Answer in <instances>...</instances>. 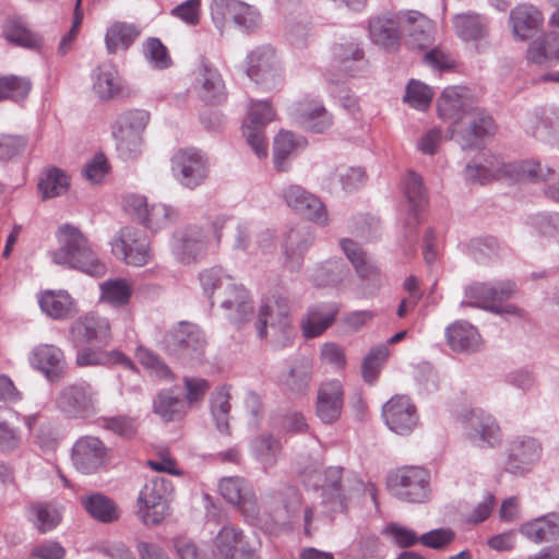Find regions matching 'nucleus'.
I'll use <instances>...</instances> for the list:
<instances>
[{"mask_svg":"<svg viewBox=\"0 0 559 559\" xmlns=\"http://www.w3.org/2000/svg\"><path fill=\"white\" fill-rule=\"evenodd\" d=\"M439 117L453 121L452 134L463 148L479 146V141L496 131L495 121L477 107L471 91L463 86H449L437 100Z\"/></svg>","mask_w":559,"mask_h":559,"instance_id":"1","label":"nucleus"},{"mask_svg":"<svg viewBox=\"0 0 559 559\" xmlns=\"http://www.w3.org/2000/svg\"><path fill=\"white\" fill-rule=\"evenodd\" d=\"M76 344H90L76 355L79 367L122 365L132 367L131 360L119 350H103L110 341V326L103 317H81L71 328Z\"/></svg>","mask_w":559,"mask_h":559,"instance_id":"2","label":"nucleus"},{"mask_svg":"<svg viewBox=\"0 0 559 559\" xmlns=\"http://www.w3.org/2000/svg\"><path fill=\"white\" fill-rule=\"evenodd\" d=\"M56 237L59 248L51 252L53 263L95 277L105 275L106 264L98 258L88 239L78 227L62 225L58 228Z\"/></svg>","mask_w":559,"mask_h":559,"instance_id":"3","label":"nucleus"},{"mask_svg":"<svg viewBox=\"0 0 559 559\" xmlns=\"http://www.w3.org/2000/svg\"><path fill=\"white\" fill-rule=\"evenodd\" d=\"M559 176L556 169L543 167L535 160H522L514 164H503L497 158L487 160L486 164L467 165L465 177L471 182L487 183L492 179L503 177L514 178L516 180H548Z\"/></svg>","mask_w":559,"mask_h":559,"instance_id":"4","label":"nucleus"},{"mask_svg":"<svg viewBox=\"0 0 559 559\" xmlns=\"http://www.w3.org/2000/svg\"><path fill=\"white\" fill-rule=\"evenodd\" d=\"M150 121L146 110L134 109L118 116L112 126L116 150L124 160L138 157L144 147L143 132Z\"/></svg>","mask_w":559,"mask_h":559,"instance_id":"5","label":"nucleus"},{"mask_svg":"<svg viewBox=\"0 0 559 559\" xmlns=\"http://www.w3.org/2000/svg\"><path fill=\"white\" fill-rule=\"evenodd\" d=\"M516 283L511 280L474 282L465 287L462 307L468 306L496 314H503L500 304L510 299L516 292Z\"/></svg>","mask_w":559,"mask_h":559,"instance_id":"6","label":"nucleus"},{"mask_svg":"<svg viewBox=\"0 0 559 559\" xmlns=\"http://www.w3.org/2000/svg\"><path fill=\"white\" fill-rule=\"evenodd\" d=\"M261 543L234 525H224L213 540L211 559H260Z\"/></svg>","mask_w":559,"mask_h":559,"instance_id":"7","label":"nucleus"},{"mask_svg":"<svg viewBox=\"0 0 559 559\" xmlns=\"http://www.w3.org/2000/svg\"><path fill=\"white\" fill-rule=\"evenodd\" d=\"M173 491V483L163 477H154L145 483L138 498L139 515L145 525L163 522L166 515L165 502Z\"/></svg>","mask_w":559,"mask_h":559,"instance_id":"8","label":"nucleus"},{"mask_svg":"<svg viewBox=\"0 0 559 559\" xmlns=\"http://www.w3.org/2000/svg\"><path fill=\"white\" fill-rule=\"evenodd\" d=\"M171 173L182 187L192 190L206 180L210 173L209 160L197 148L179 150L171 157Z\"/></svg>","mask_w":559,"mask_h":559,"instance_id":"9","label":"nucleus"},{"mask_svg":"<svg viewBox=\"0 0 559 559\" xmlns=\"http://www.w3.org/2000/svg\"><path fill=\"white\" fill-rule=\"evenodd\" d=\"M111 251L129 265L143 266L152 259L146 235L134 227L126 226L111 241Z\"/></svg>","mask_w":559,"mask_h":559,"instance_id":"10","label":"nucleus"},{"mask_svg":"<svg viewBox=\"0 0 559 559\" xmlns=\"http://www.w3.org/2000/svg\"><path fill=\"white\" fill-rule=\"evenodd\" d=\"M382 418L385 426L400 436L411 435L420 423L416 404L408 395H393L382 406Z\"/></svg>","mask_w":559,"mask_h":559,"instance_id":"11","label":"nucleus"},{"mask_svg":"<svg viewBox=\"0 0 559 559\" xmlns=\"http://www.w3.org/2000/svg\"><path fill=\"white\" fill-rule=\"evenodd\" d=\"M275 119V112L269 102L252 100L248 106V117L243 122L242 132L247 143L259 158L267 156V142L264 127Z\"/></svg>","mask_w":559,"mask_h":559,"instance_id":"12","label":"nucleus"},{"mask_svg":"<svg viewBox=\"0 0 559 559\" xmlns=\"http://www.w3.org/2000/svg\"><path fill=\"white\" fill-rule=\"evenodd\" d=\"M207 245V233L198 225H189L173 234L170 251L179 263L189 265L204 257Z\"/></svg>","mask_w":559,"mask_h":559,"instance_id":"13","label":"nucleus"},{"mask_svg":"<svg viewBox=\"0 0 559 559\" xmlns=\"http://www.w3.org/2000/svg\"><path fill=\"white\" fill-rule=\"evenodd\" d=\"M395 495L407 502H423L428 495L429 472L418 466H403L390 476Z\"/></svg>","mask_w":559,"mask_h":559,"instance_id":"14","label":"nucleus"},{"mask_svg":"<svg viewBox=\"0 0 559 559\" xmlns=\"http://www.w3.org/2000/svg\"><path fill=\"white\" fill-rule=\"evenodd\" d=\"M467 440L476 447L499 445L502 430L497 419L481 409H472L463 416Z\"/></svg>","mask_w":559,"mask_h":559,"instance_id":"15","label":"nucleus"},{"mask_svg":"<svg viewBox=\"0 0 559 559\" xmlns=\"http://www.w3.org/2000/svg\"><path fill=\"white\" fill-rule=\"evenodd\" d=\"M247 74L265 88H273L282 82L275 51L270 46H260L247 57Z\"/></svg>","mask_w":559,"mask_h":559,"instance_id":"16","label":"nucleus"},{"mask_svg":"<svg viewBox=\"0 0 559 559\" xmlns=\"http://www.w3.org/2000/svg\"><path fill=\"white\" fill-rule=\"evenodd\" d=\"M341 248L370 293L385 285V276L357 242L350 239H342Z\"/></svg>","mask_w":559,"mask_h":559,"instance_id":"17","label":"nucleus"},{"mask_svg":"<svg viewBox=\"0 0 559 559\" xmlns=\"http://www.w3.org/2000/svg\"><path fill=\"white\" fill-rule=\"evenodd\" d=\"M286 204L297 214L319 225H326L329 217L322 201L298 185H290L282 190Z\"/></svg>","mask_w":559,"mask_h":559,"instance_id":"18","label":"nucleus"},{"mask_svg":"<svg viewBox=\"0 0 559 559\" xmlns=\"http://www.w3.org/2000/svg\"><path fill=\"white\" fill-rule=\"evenodd\" d=\"M57 404L68 416L85 418L95 412V393L86 382L68 385L61 391Z\"/></svg>","mask_w":559,"mask_h":559,"instance_id":"19","label":"nucleus"},{"mask_svg":"<svg viewBox=\"0 0 559 559\" xmlns=\"http://www.w3.org/2000/svg\"><path fill=\"white\" fill-rule=\"evenodd\" d=\"M344 407V389L338 380L322 382L317 392L316 415L323 424L336 423Z\"/></svg>","mask_w":559,"mask_h":559,"instance_id":"20","label":"nucleus"},{"mask_svg":"<svg viewBox=\"0 0 559 559\" xmlns=\"http://www.w3.org/2000/svg\"><path fill=\"white\" fill-rule=\"evenodd\" d=\"M292 115L306 130L323 133L333 124L332 115L318 99L302 98L292 106Z\"/></svg>","mask_w":559,"mask_h":559,"instance_id":"21","label":"nucleus"},{"mask_svg":"<svg viewBox=\"0 0 559 559\" xmlns=\"http://www.w3.org/2000/svg\"><path fill=\"white\" fill-rule=\"evenodd\" d=\"M402 37L412 49H423L432 43L433 24L418 11L400 12Z\"/></svg>","mask_w":559,"mask_h":559,"instance_id":"22","label":"nucleus"},{"mask_svg":"<svg viewBox=\"0 0 559 559\" xmlns=\"http://www.w3.org/2000/svg\"><path fill=\"white\" fill-rule=\"evenodd\" d=\"M219 491L224 499L239 508L249 520L259 516L260 508L249 485L239 477H225L219 481Z\"/></svg>","mask_w":559,"mask_h":559,"instance_id":"23","label":"nucleus"},{"mask_svg":"<svg viewBox=\"0 0 559 559\" xmlns=\"http://www.w3.org/2000/svg\"><path fill=\"white\" fill-rule=\"evenodd\" d=\"M107 460V449L95 437H82L73 447L72 461L78 471L91 474L99 469Z\"/></svg>","mask_w":559,"mask_h":559,"instance_id":"24","label":"nucleus"},{"mask_svg":"<svg viewBox=\"0 0 559 559\" xmlns=\"http://www.w3.org/2000/svg\"><path fill=\"white\" fill-rule=\"evenodd\" d=\"M544 23L542 12L533 4L522 3L513 8L509 16V25L516 40H527L534 37Z\"/></svg>","mask_w":559,"mask_h":559,"instance_id":"25","label":"nucleus"},{"mask_svg":"<svg viewBox=\"0 0 559 559\" xmlns=\"http://www.w3.org/2000/svg\"><path fill=\"white\" fill-rule=\"evenodd\" d=\"M364 63V52L355 40L335 44L332 48L331 71L342 79L357 75Z\"/></svg>","mask_w":559,"mask_h":559,"instance_id":"26","label":"nucleus"},{"mask_svg":"<svg viewBox=\"0 0 559 559\" xmlns=\"http://www.w3.org/2000/svg\"><path fill=\"white\" fill-rule=\"evenodd\" d=\"M542 452L540 444L531 437H519L508 448L506 468L511 473L523 472L535 463Z\"/></svg>","mask_w":559,"mask_h":559,"instance_id":"27","label":"nucleus"},{"mask_svg":"<svg viewBox=\"0 0 559 559\" xmlns=\"http://www.w3.org/2000/svg\"><path fill=\"white\" fill-rule=\"evenodd\" d=\"M29 361L51 382L60 380L66 371L63 353L53 345L40 344L36 346L32 352Z\"/></svg>","mask_w":559,"mask_h":559,"instance_id":"28","label":"nucleus"},{"mask_svg":"<svg viewBox=\"0 0 559 559\" xmlns=\"http://www.w3.org/2000/svg\"><path fill=\"white\" fill-rule=\"evenodd\" d=\"M211 306L217 310L235 314H250L253 311V300L249 290L238 283L215 294Z\"/></svg>","mask_w":559,"mask_h":559,"instance_id":"29","label":"nucleus"},{"mask_svg":"<svg viewBox=\"0 0 559 559\" xmlns=\"http://www.w3.org/2000/svg\"><path fill=\"white\" fill-rule=\"evenodd\" d=\"M313 241V235L307 226L290 228L284 238L285 264L290 270H298L301 265L305 252Z\"/></svg>","mask_w":559,"mask_h":559,"instance_id":"30","label":"nucleus"},{"mask_svg":"<svg viewBox=\"0 0 559 559\" xmlns=\"http://www.w3.org/2000/svg\"><path fill=\"white\" fill-rule=\"evenodd\" d=\"M400 22V13L392 16H378L371 20L369 23L371 40L386 50L396 49L402 38Z\"/></svg>","mask_w":559,"mask_h":559,"instance_id":"31","label":"nucleus"},{"mask_svg":"<svg viewBox=\"0 0 559 559\" xmlns=\"http://www.w3.org/2000/svg\"><path fill=\"white\" fill-rule=\"evenodd\" d=\"M200 97L209 104H219L225 99V85L219 72L206 60H202L200 74Z\"/></svg>","mask_w":559,"mask_h":559,"instance_id":"32","label":"nucleus"},{"mask_svg":"<svg viewBox=\"0 0 559 559\" xmlns=\"http://www.w3.org/2000/svg\"><path fill=\"white\" fill-rule=\"evenodd\" d=\"M520 532L536 544L555 540L559 537V513L526 522L521 525Z\"/></svg>","mask_w":559,"mask_h":559,"instance_id":"33","label":"nucleus"},{"mask_svg":"<svg viewBox=\"0 0 559 559\" xmlns=\"http://www.w3.org/2000/svg\"><path fill=\"white\" fill-rule=\"evenodd\" d=\"M91 78L94 93L103 100L110 99L120 92L118 72L110 63L96 67Z\"/></svg>","mask_w":559,"mask_h":559,"instance_id":"34","label":"nucleus"},{"mask_svg":"<svg viewBox=\"0 0 559 559\" xmlns=\"http://www.w3.org/2000/svg\"><path fill=\"white\" fill-rule=\"evenodd\" d=\"M532 135L538 141L552 146H559V112L543 109L536 114L535 120L530 127Z\"/></svg>","mask_w":559,"mask_h":559,"instance_id":"35","label":"nucleus"},{"mask_svg":"<svg viewBox=\"0 0 559 559\" xmlns=\"http://www.w3.org/2000/svg\"><path fill=\"white\" fill-rule=\"evenodd\" d=\"M85 511L100 523H112L120 519L121 511L117 503L102 493H93L82 498Z\"/></svg>","mask_w":559,"mask_h":559,"instance_id":"36","label":"nucleus"},{"mask_svg":"<svg viewBox=\"0 0 559 559\" xmlns=\"http://www.w3.org/2000/svg\"><path fill=\"white\" fill-rule=\"evenodd\" d=\"M527 59L544 67L559 61V35L549 33L535 40L527 50Z\"/></svg>","mask_w":559,"mask_h":559,"instance_id":"37","label":"nucleus"},{"mask_svg":"<svg viewBox=\"0 0 559 559\" xmlns=\"http://www.w3.org/2000/svg\"><path fill=\"white\" fill-rule=\"evenodd\" d=\"M403 182L411 212V218L407 224H418V214L427 203V193L423 178L409 170L406 173Z\"/></svg>","mask_w":559,"mask_h":559,"instance_id":"38","label":"nucleus"},{"mask_svg":"<svg viewBox=\"0 0 559 559\" xmlns=\"http://www.w3.org/2000/svg\"><path fill=\"white\" fill-rule=\"evenodd\" d=\"M456 35L465 41H477L487 36L488 21L474 13L457 14L453 19Z\"/></svg>","mask_w":559,"mask_h":559,"instance_id":"39","label":"nucleus"},{"mask_svg":"<svg viewBox=\"0 0 559 559\" xmlns=\"http://www.w3.org/2000/svg\"><path fill=\"white\" fill-rule=\"evenodd\" d=\"M307 141L300 135L289 131H281L274 139L273 157L275 168L280 171L287 170L289 156L298 148L305 147Z\"/></svg>","mask_w":559,"mask_h":559,"instance_id":"40","label":"nucleus"},{"mask_svg":"<svg viewBox=\"0 0 559 559\" xmlns=\"http://www.w3.org/2000/svg\"><path fill=\"white\" fill-rule=\"evenodd\" d=\"M448 343L454 350L475 349L479 344V334L466 321L459 320L447 329Z\"/></svg>","mask_w":559,"mask_h":559,"instance_id":"41","label":"nucleus"},{"mask_svg":"<svg viewBox=\"0 0 559 559\" xmlns=\"http://www.w3.org/2000/svg\"><path fill=\"white\" fill-rule=\"evenodd\" d=\"M37 300L45 314H69L76 310L74 300L64 290L39 293Z\"/></svg>","mask_w":559,"mask_h":559,"instance_id":"42","label":"nucleus"},{"mask_svg":"<svg viewBox=\"0 0 559 559\" xmlns=\"http://www.w3.org/2000/svg\"><path fill=\"white\" fill-rule=\"evenodd\" d=\"M199 281L204 294L207 296L210 302L215 298V294L228 289L235 280L226 273L225 270L218 266H213L203 270L199 274Z\"/></svg>","mask_w":559,"mask_h":559,"instance_id":"43","label":"nucleus"},{"mask_svg":"<svg viewBox=\"0 0 559 559\" xmlns=\"http://www.w3.org/2000/svg\"><path fill=\"white\" fill-rule=\"evenodd\" d=\"M154 413L164 421H173L187 415L185 402L169 392L159 393L154 401Z\"/></svg>","mask_w":559,"mask_h":559,"instance_id":"44","label":"nucleus"},{"mask_svg":"<svg viewBox=\"0 0 559 559\" xmlns=\"http://www.w3.org/2000/svg\"><path fill=\"white\" fill-rule=\"evenodd\" d=\"M7 40L26 48H37L41 45V38L32 33L19 19L8 20L3 27Z\"/></svg>","mask_w":559,"mask_h":559,"instance_id":"45","label":"nucleus"},{"mask_svg":"<svg viewBox=\"0 0 559 559\" xmlns=\"http://www.w3.org/2000/svg\"><path fill=\"white\" fill-rule=\"evenodd\" d=\"M68 188L69 178L67 174L56 167L47 169L38 182V190L44 199L59 197L66 193Z\"/></svg>","mask_w":559,"mask_h":559,"instance_id":"46","label":"nucleus"},{"mask_svg":"<svg viewBox=\"0 0 559 559\" xmlns=\"http://www.w3.org/2000/svg\"><path fill=\"white\" fill-rule=\"evenodd\" d=\"M138 31L127 23H115L106 33L105 43L108 52L114 53L119 49H127L136 38Z\"/></svg>","mask_w":559,"mask_h":559,"instance_id":"47","label":"nucleus"},{"mask_svg":"<svg viewBox=\"0 0 559 559\" xmlns=\"http://www.w3.org/2000/svg\"><path fill=\"white\" fill-rule=\"evenodd\" d=\"M29 510L34 516V524L40 533L53 530L61 520L60 510L50 503H34Z\"/></svg>","mask_w":559,"mask_h":559,"instance_id":"48","label":"nucleus"},{"mask_svg":"<svg viewBox=\"0 0 559 559\" xmlns=\"http://www.w3.org/2000/svg\"><path fill=\"white\" fill-rule=\"evenodd\" d=\"M100 299L111 305L127 304L132 294V286L127 280H109L100 284Z\"/></svg>","mask_w":559,"mask_h":559,"instance_id":"49","label":"nucleus"},{"mask_svg":"<svg viewBox=\"0 0 559 559\" xmlns=\"http://www.w3.org/2000/svg\"><path fill=\"white\" fill-rule=\"evenodd\" d=\"M31 88L32 83L26 78L16 75L0 76V100L7 98L15 102L25 99Z\"/></svg>","mask_w":559,"mask_h":559,"instance_id":"50","label":"nucleus"},{"mask_svg":"<svg viewBox=\"0 0 559 559\" xmlns=\"http://www.w3.org/2000/svg\"><path fill=\"white\" fill-rule=\"evenodd\" d=\"M348 274L346 266L338 261H328L316 267L312 274V281L318 286L337 285Z\"/></svg>","mask_w":559,"mask_h":559,"instance_id":"51","label":"nucleus"},{"mask_svg":"<svg viewBox=\"0 0 559 559\" xmlns=\"http://www.w3.org/2000/svg\"><path fill=\"white\" fill-rule=\"evenodd\" d=\"M389 356L390 350L386 345H379L369 350L361 367L362 377L367 382L373 383L378 379L380 370Z\"/></svg>","mask_w":559,"mask_h":559,"instance_id":"52","label":"nucleus"},{"mask_svg":"<svg viewBox=\"0 0 559 559\" xmlns=\"http://www.w3.org/2000/svg\"><path fill=\"white\" fill-rule=\"evenodd\" d=\"M177 217V212L165 204H152L143 216L144 225L153 231H157L171 224Z\"/></svg>","mask_w":559,"mask_h":559,"instance_id":"53","label":"nucleus"},{"mask_svg":"<svg viewBox=\"0 0 559 559\" xmlns=\"http://www.w3.org/2000/svg\"><path fill=\"white\" fill-rule=\"evenodd\" d=\"M432 90L420 81L411 80L406 86L404 100L417 110H426L432 100Z\"/></svg>","mask_w":559,"mask_h":559,"instance_id":"54","label":"nucleus"},{"mask_svg":"<svg viewBox=\"0 0 559 559\" xmlns=\"http://www.w3.org/2000/svg\"><path fill=\"white\" fill-rule=\"evenodd\" d=\"M143 53L145 59L155 69H167L171 66L173 61L168 53V49L156 37L148 38L143 45Z\"/></svg>","mask_w":559,"mask_h":559,"instance_id":"55","label":"nucleus"},{"mask_svg":"<svg viewBox=\"0 0 559 559\" xmlns=\"http://www.w3.org/2000/svg\"><path fill=\"white\" fill-rule=\"evenodd\" d=\"M183 386L186 393L182 402H185L188 411L199 406L211 388L207 380L195 377L183 378Z\"/></svg>","mask_w":559,"mask_h":559,"instance_id":"56","label":"nucleus"},{"mask_svg":"<svg viewBox=\"0 0 559 559\" xmlns=\"http://www.w3.org/2000/svg\"><path fill=\"white\" fill-rule=\"evenodd\" d=\"M245 8V2L239 0H212L211 17L215 26L222 29L228 20H231L237 10Z\"/></svg>","mask_w":559,"mask_h":559,"instance_id":"57","label":"nucleus"},{"mask_svg":"<svg viewBox=\"0 0 559 559\" xmlns=\"http://www.w3.org/2000/svg\"><path fill=\"white\" fill-rule=\"evenodd\" d=\"M229 397V388L222 386L215 392L212 402V413L216 418L217 427L221 431L228 430L227 415L230 411Z\"/></svg>","mask_w":559,"mask_h":559,"instance_id":"58","label":"nucleus"},{"mask_svg":"<svg viewBox=\"0 0 559 559\" xmlns=\"http://www.w3.org/2000/svg\"><path fill=\"white\" fill-rule=\"evenodd\" d=\"M27 139L21 135H0V160L9 162L22 155L26 148Z\"/></svg>","mask_w":559,"mask_h":559,"instance_id":"59","label":"nucleus"},{"mask_svg":"<svg viewBox=\"0 0 559 559\" xmlns=\"http://www.w3.org/2000/svg\"><path fill=\"white\" fill-rule=\"evenodd\" d=\"M500 247L493 238L473 239L469 243V252L477 263H485L498 255Z\"/></svg>","mask_w":559,"mask_h":559,"instance_id":"60","label":"nucleus"},{"mask_svg":"<svg viewBox=\"0 0 559 559\" xmlns=\"http://www.w3.org/2000/svg\"><path fill=\"white\" fill-rule=\"evenodd\" d=\"M174 546L180 559H211V551L200 549L194 542L188 537H177Z\"/></svg>","mask_w":559,"mask_h":559,"instance_id":"61","label":"nucleus"},{"mask_svg":"<svg viewBox=\"0 0 559 559\" xmlns=\"http://www.w3.org/2000/svg\"><path fill=\"white\" fill-rule=\"evenodd\" d=\"M201 0H187L171 9L170 14L188 25H197L200 21Z\"/></svg>","mask_w":559,"mask_h":559,"instance_id":"62","label":"nucleus"},{"mask_svg":"<svg viewBox=\"0 0 559 559\" xmlns=\"http://www.w3.org/2000/svg\"><path fill=\"white\" fill-rule=\"evenodd\" d=\"M533 226L542 236L557 239L559 238V214H537L533 217Z\"/></svg>","mask_w":559,"mask_h":559,"instance_id":"63","label":"nucleus"},{"mask_svg":"<svg viewBox=\"0 0 559 559\" xmlns=\"http://www.w3.org/2000/svg\"><path fill=\"white\" fill-rule=\"evenodd\" d=\"M383 533L391 537L399 547L403 548L413 546L419 540L414 531L397 523L386 525Z\"/></svg>","mask_w":559,"mask_h":559,"instance_id":"64","label":"nucleus"}]
</instances>
